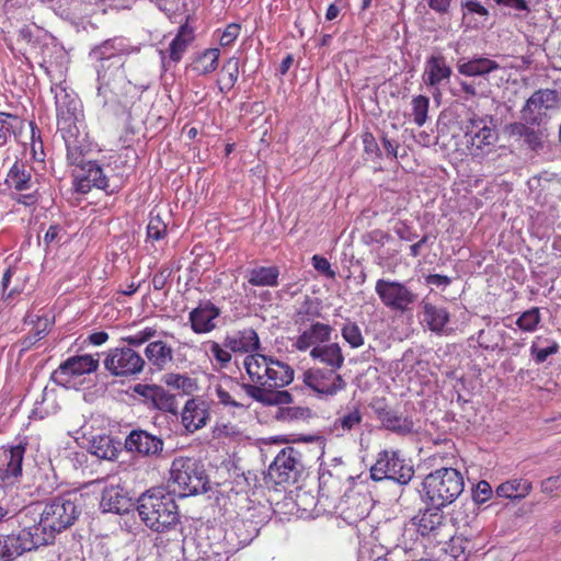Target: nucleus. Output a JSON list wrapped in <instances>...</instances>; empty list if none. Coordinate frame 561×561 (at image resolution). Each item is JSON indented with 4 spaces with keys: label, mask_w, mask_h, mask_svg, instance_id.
I'll use <instances>...</instances> for the list:
<instances>
[{
    "label": "nucleus",
    "mask_w": 561,
    "mask_h": 561,
    "mask_svg": "<svg viewBox=\"0 0 561 561\" xmlns=\"http://www.w3.org/2000/svg\"><path fill=\"white\" fill-rule=\"evenodd\" d=\"M242 365L249 381L241 383V390L249 398L264 407L293 402V396L283 390L294 381L295 371L289 364L271 355L254 353L245 355Z\"/></svg>",
    "instance_id": "f257e3e1"
},
{
    "label": "nucleus",
    "mask_w": 561,
    "mask_h": 561,
    "mask_svg": "<svg viewBox=\"0 0 561 561\" xmlns=\"http://www.w3.org/2000/svg\"><path fill=\"white\" fill-rule=\"evenodd\" d=\"M79 500L76 493H67L21 513L41 547L51 543L57 534L75 524L81 514Z\"/></svg>",
    "instance_id": "f03ea898"
},
{
    "label": "nucleus",
    "mask_w": 561,
    "mask_h": 561,
    "mask_svg": "<svg viewBox=\"0 0 561 561\" xmlns=\"http://www.w3.org/2000/svg\"><path fill=\"white\" fill-rule=\"evenodd\" d=\"M50 91L55 99L58 130L67 149V160L79 163L89 148L81 102L64 80L53 82Z\"/></svg>",
    "instance_id": "7ed1b4c3"
},
{
    "label": "nucleus",
    "mask_w": 561,
    "mask_h": 561,
    "mask_svg": "<svg viewBox=\"0 0 561 561\" xmlns=\"http://www.w3.org/2000/svg\"><path fill=\"white\" fill-rule=\"evenodd\" d=\"M127 54H129V47L123 38L106 41L92 51V55L101 61L98 70V94L103 98L104 105L113 100L108 93L115 98L130 93L133 84L126 79L123 69V57Z\"/></svg>",
    "instance_id": "20e7f679"
},
{
    "label": "nucleus",
    "mask_w": 561,
    "mask_h": 561,
    "mask_svg": "<svg viewBox=\"0 0 561 561\" xmlns=\"http://www.w3.org/2000/svg\"><path fill=\"white\" fill-rule=\"evenodd\" d=\"M558 92L550 89H541L533 93L522 108V118L525 123L516 122L506 126V134L517 142L527 145L531 149L540 146L542 133L530 125H540L547 116V112L558 103Z\"/></svg>",
    "instance_id": "39448f33"
},
{
    "label": "nucleus",
    "mask_w": 561,
    "mask_h": 561,
    "mask_svg": "<svg viewBox=\"0 0 561 561\" xmlns=\"http://www.w3.org/2000/svg\"><path fill=\"white\" fill-rule=\"evenodd\" d=\"M140 520L152 531L168 533L180 524L179 506L173 494L162 488L142 493L137 501Z\"/></svg>",
    "instance_id": "423d86ee"
},
{
    "label": "nucleus",
    "mask_w": 561,
    "mask_h": 561,
    "mask_svg": "<svg viewBox=\"0 0 561 561\" xmlns=\"http://www.w3.org/2000/svg\"><path fill=\"white\" fill-rule=\"evenodd\" d=\"M463 477L455 468L444 467L428 473L423 481V491L433 506H447L463 492Z\"/></svg>",
    "instance_id": "0eeeda50"
},
{
    "label": "nucleus",
    "mask_w": 561,
    "mask_h": 561,
    "mask_svg": "<svg viewBox=\"0 0 561 561\" xmlns=\"http://www.w3.org/2000/svg\"><path fill=\"white\" fill-rule=\"evenodd\" d=\"M208 477L204 465L194 458L178 457L170 469V486L181 497L205 492Z\"/></svg>",
    "instance_id": "6e6552de"
},
{
    "label": "nucleus",
    "mask_w": 561,
    "mask_h": 561,
    "mask_svg": "<svg viewBox=\"0 0 561 561\" xmlns=\"http://www.w3.org/2000/svg\"><path fill=\"white\" fill-rule=\"evenodd\" d=\"M465 138L469 154L476 159H483L493 151L497 140V133L490 116L472 114L463 125Z\"/></svg>",
    "instance_id": "1a4fd4ad"
},
{
    "label": "nucleus",
    "mask_w": 561,
    "mask_h": 561,
    "mask_svg": "<svg viewBox=\"0 0 561 561\" xmlns=\"http://www.w3.org/2000/svg\"><path fill=\"white\" fill-rule=\"evenodd\" d=\"M414 476L413 467L397 450L379 453L370 477L375 481L392 480L399 484H408Z\"/></svg>",
    "instance_id": "9d476101"
},
{
    "label": "nucleus",
    "mask_w": 561,
    "mask_h": 561,
    "mask_svg": "<svg viewBox=\"0 0 561 561\" xmlns=\"http://www.w3.org/2000/svg\"><path fill=\"white\" fill-rule=\"evenodd\" d=\"M375 291L385 307L401 313L411 310L417 300V294L399 280L379 278Z\"/></svg>",
    "instance_id": "9b49d317"
},
{
    "label": "nucleus",
    "mask_w": 561,
    "mask_h": 561,
    "mask_svg": "<svg viewBox=\"0 0 561 561\" xmlns=\"http://www.w3.org/2000/svg\"><path fill=\"white\" fill-rule=\"evenodd\" d=\"M302 382L311 389L319 399L329 400L346 388V381L339 370L311 367L304 371Z\"/></svg>",
    "instance_id": "f8f14e48"
},
{
    "label": "nucleus",
    "mask_w": 561,
    "mask_h": 561,
    "mask_svg": "<svg viewBox=\"0 0 561 561\" xmlns=\"http://www.w3.org/2000/svg\"><path fill=\"white\" fill-rule=\"evenodd\" d=\"M103 364L112 376L131 377L144 370L146 362L138 352L129 346H123L110 348Z\"/></svg>",
    "instance_id": "ddd939ff"
},
{
    "label": "nucleus",
    "mask_w": 561,
    "mask_h": 561,
    "mask_svg": "<svg viewBox=\"0 0 561 561\" xmlns=\"http://www.w3.org/2000/svg\"><path fill=\"white\" fill-rule=\"evenodd\" d=\"M99 365V354L70 356L51 373L50 379L56 385L69 387L75 378L96 371Z\"/></svg>",
    "instance_id": "4468645a"
},
{
    "label": "nucleus",
    "mask_w": 561,
    "mask_h": 561,
    "mask_svg": "<svg viewBox=\"0 0 561 561\" xmlns=\"http://www.w3.org/2000/svg\"><path fill=\"white\" fill-rule=\"evenodd\" d=\"M39 66L50 78L51 83L62 81L68 64V55L64 47L50 35L45 34L41 45Z\"/></svg>",
    "instance_id": "2eb2a0df"
},
{
    "label": "nucleus",
    "mask_w": 561,
    "mask_h": 561,
    "mask_svg": "<svg viewBox=\"0 0 561 561\" xmlns=\"http://www.w3.org/2000/svg\"><path fill=\"white\" fill-rule=\"evenodd\" d=\"M20 524L23 526L16 534L0 536V561H12L24 552L41 547L27 525V520L20 514Z\"/></svg>",
    "instance_id": "dca6fc26"
},
{
    "label": "nucleus",
    "mask_w": 561,
    "mask_h": 561,
    "mask_svg": "<svg viewBox=\"0 0 561 561\" xmlns=\"http://www.w3.org/2000/svg\"><path fill=\"white\" fill-rule=\"evenodd\" d=\"M302 469L301 455L294 447L283 448L268 468V476L277 484L295 483Z\"/></svg>",
    "instance_id": "f3484780"
},
{
    "label": "nucleus",
    "mask_w": 561,
    "mask_h": 561,
    "mask_svg": "<svg viewBox=\"0 0 561 561\" xmlns=\"http://www.w3.org/2000/svg\"><path fill=\"white\" fill-rule=\"evenodd\" d=\"M90 149V147L88 148ZM89 150H87L82 157V161L75 163L68 160L72 165L79 167V171L76 174L75 190L78 193L87 194L92 187L100 190L108 188V178L105 175L102 167L95 161H85L84 157Z\"/></svg>",
    "instance_id": "a211bd4d"
},
{
    "label": "nucleus",
    "mask_w": 561,
    "mask_h": 561,
    "mask_svg": "<svg viewBox=\"0 0 561 561\" xmlns=\"http://www.w3.org/2000/svg\"><path fill=\"white\" fill-rule=\"evenodd\" d=\"M24 454L25 446L22 444L0 448V489L19 482Z\"/></svg>",
    "instance_id": "6ab92c4d"
},
{
    "label": "nucleus",
    "mask_w": 561,
    "mask_h": 561,
    "mask_svg": "<svg viewBox=\"0 0 561 561\" xmlns=\"http://www.w3.org/2000/svg\"><path fill=\"white\" fill-rule=\"evenodd\" d=\"M128 451L137 453L145 457H158L162 454L163 439L145 430H133L125 439Z\"/></svg>",
    "instance_id": "aec40b11"
},
{
    "label": "nucleus",
    "mask_w": 561,
    "mask_h": 561,
    "mask_svg": "<svg viewBox=\"0 0 561 561\" xmlns=\"http://www.w3.org/2000/svg\"><path fill=\"white\" fill-rule=\"evenodd\" d=\"M195 34L193 27L188 24L181 25L176 35L169 44L167 50H160L162 67L168 69L171 65H176L186 53L190 45L194 42Z\"/></svg>",
    "instance_id": "412c9836"
},
{
    "label": "nucleus",
    "mask_w": 561,
    "mask_h": 561,
    "mask_svg": "<svg viewBox=\"0 0 561 561\" xmlns=\"http://www.w3.org/2000/svg\"><path fill=\"white\" fill-rule=\"evenodd\" d=\"M451 73L446 58L442 54H436L426 59L422 79L426 87L434 89L433 95H436L440 93V85L449 81Z\"/></svg>",
    "instance_id": "4be33fe9"
},
{
    "label": "nucleus",
    "mask_w": 561,
    "mask_h": 561,
    "mask_svg": "<svg viewBox=\"0 0 561 561\" xmlns=\"http://www.w3.org/2000/svg\"><path fill=\"white\" fill-rule=\"evenodd\" d=\"M135 394L142 399V402L154 409L175 412V399L167 392L163 387L150 383H136L133 387Z\"/></svg>",
    "instance_id": "5701e85b"
},
{
    "label": "nucleus",
    "mask_w": 561,
    "mask_h": 561,
    "mask_svg": "<svg viewBox=\"0 0 561 561\" xmlns=\"http://www.w3.org/2000/svg\"><path fill=\"white\" fill-rule=\"evenodd\" d=\"M208 403L201 398L187 400L181 413V422L188 433L203 428L209 420Z\"/></svg>",
    "instance_id": "b1692460"
},
{
    "label": "nucleus",
    "mask_w": 561,
    "mask_h": 561,
    "mask_svg": "<svg viewBox=\"0 0 561 561\" xmlns=\"http://www.w3.org/2000/svg\"><path fill=\"white\" fill-rule=\"evenodd\" d=\"M220 316V309L211 301H201L188 314V321L193 332L197 334L209 333L216 329V320Z\"/></svg>",
    "instance_id": "393cba45"
},
{
    "label": "nucleus",
    "mask_w": 561,
    "mask_h": 561,
    "mask_svg": "<svg viewBox=\"0 0 561 561\" xmlns=\"http://www.w3.org/2000/svg\"><path fill=\"white\" fill-rule=\"evenodd\" d=\"M100 507L105 513L123 514L130 507V499L118 481L106 484L101 494Z\"/></svg>",
    "instance_id": "a878e982"
},
{
    "label": "nucleus",
    "mask_w": 561,
    "mask_h": 561,
    "mask_svg": "<svg viewBox=\"0 0 561 561\" xmlns=\"http://www.w3.org/2000/svg\"><path fill=\"white\" fill-rule=\"evenodd\" d=\"M224 346L230 352L249 355L259 353L261 342L255 330L247 328L228 334L224 340Z\"/></svg>",
    "instance_id": "bb28decb"
},
{
    "label": "nucleus",
    "mask_w": 561,
    "mask_h": 561,
    "mask_svg": "<svg viewBox=\"0 0 561 561\" xmlns=\"http://www.w3.org/2000/svg\"><path fill=\"white\" fill-rule=\"evenodd\" d=\"M333 329L331 325L314 322L308 329L304 330L294 342V346L299 352H306L317 345L330 342Z\"/></svg>",
    "instance_id": "cd10ccee"
},
{
    "label": "nucleus",
    "mask_w": 561,
    "mask_h": 561,
    "mask_svg": "<svg viewBox=\"0 0 561 561\" xmlns=\"http://www.w3.org/2000/svg\"><path fill=\"white\" fill-rule=\"evenodd\" d=\"M442 507L432 505V507L420 511L413 518V524L419 534L422 536H437L439 534L445 520Z\"/></svg>",
    "instance_id": "c85d7f7f"
},
{
    "label": "nucleus",
    "mask_w": 561,
    "mask_h": 561,
    "mask_svg": "<svg viewBox=\"0 0 561 561\" xmlns=\"http://www.w3.org/2000/svg\"><path fill=\"white\" fill-rule=\"evenodd\" d=\"M310 357L322 365L324 368L340 370L344 365V354L342 347L336 342L317 345L310 350Z\"/></svg>",
    "instance_id": "c756f323"
},
{
    "label": "nucleus",
    "mask_w": 561,
    "mask_h": 561,
    "mask_svg": "<svg viewBox=\"0 0 561 561\" xmlns=\"http://www.w3.org/2000/svg\"><path fill=\"white\" fill-rule=\"evenodd\" d=\"M456 67L462 76L481 78H485L491 72L500 69V65L495 60L478 55L469 59H459Z\"/></svg>",
    "instance_id": "7c9ffc66"
},
{
    "label": "nucleus",
    "mask_w": 561,
    "mask_h": 561,
    "mask_svg": "<svg viewBox=\"0 0 561 561\" xmlns=\"http://www.w3.org/2000/svg\"><path fill=\"white\" fill-rule=\"evenodd\" d=\"M33 172L34 169L31 164L18 160L10 168L5 183L9 187L19 192L32 190L34 186Z\"/></svg>",
    "instance_id": "2f4dec72"
},
{
    "label": "nucleus",
    "mask_w": 561,
    "mask_h": 561,
    "mask_svg": "<svg viewBox=\"0 0 561 561\" xmlns=\"http://www.w3.org/2000/svg\"><path fill=\"white\" fill-rule=\"evenodd\" d=\"M241 383L237 378L225 376L216 386L215 392L220 404L236 409L247 410L250 404H245L236 399V393L241 390Z\"/></svg>",
    "instance_id": "473e14b6"
},
{
    "label": "nucleus",
    "mask_w": 561,
    "mask_h": 561,
    "mask_svg": "<svg viewBox=\"0 0 561 561\" xmlns=\"http://www.w3.org/2000/svg\"><path fill=\"white\" fill-rule=\"evenodd\" d=\"M462 24L466 28L478 30L483 27L489 18V10L478 0H466L461 3Z\"/></svg>",
    "instance_id": "72a5a7b5"
},
{
    "label": "nucleus",
    "mask_w": 561,
    "mask_h": 561,
    "mask_svg": "<svg viewBox=\"0 0 561 561\" xmlns=\"http://www.w3.org/2000/svg\"><path fill=\"white\" fill-rule=\"evenodd\" d=\"M280 271L276 265H256L245 271L248 283L255 287H276L278 286Z\"/></svg>",
    "instance_id": "f704fd0d"
},
{
    "label": "nucleus",
    "mask_w": 561,
    "mask_h": 561,
    "mask_svg": "<svg viewBox=\"0 0 561 561\" xmlns=\"http://www.w3.org/2000/svg\"><path fill=\"white\" fill-rule=\"evenodd\" d=\"M423 322L436 334H445L446 327L450 320V314L444 307H438L430 302H423Z\"/></svg>",
    "instance_id": "c9c22d12"
},
{
    "label": "nucleus",
    "mask_w": 561,
    "mask_h": 561,
    "mask_svg": "<svg viewBox=\"0 0 561 561\" xmlns=\"http://www.w3.org/2000/svg\"><path fill=\"white\" fill-rule=\"evenodd\" d=\"M23 129V118L16 114L0 111V149L12 139L18 140Z\"/></svg>",
    "instance_id": "e433bc0d"
},
{
    "label": "nucleus",
    "mask_w": 561,
    "mask_h": 561,
    "mask_svg": "<svg viewBox=\"0 0 561 561\" xmlns=\"http://www.w3.org/2000/svg\"><path fill=\"white\" fill-rule=\"evenodd\" d=\"M145 356L152 367L163 370L173 360V350L163 341H152L147 344Z\"/></svg>",
    "instance_id": "4c0bfd02"
},
{
    "label": "nucleus",
    "mask_w": 561,
    "mask_h": 561,
    "mask_svg": "<svg viewBox=\"0 0 561 561\" xmlns=\"http://www.w3.org/2000/svg\"><path fill=\"white\" fill-rule=\"evenodd\" d=\"M533 490V483L523 478L507 480L497 485L495 492L499 497L508 500H522Z\"/></svg>",
    "instance_id": "58836bf2"
},
{
    "label": "nucleus",
    "mask_w": 561,
    "mask_h": 561,
    "mask_svg": "<svg viewBox=\"0 0 561 561\" xmlns=\"http://www.w3.org/2000/svg\"><path fill=\"white\" fill-rule=\"evenodd\" d=\"M377 415L382 426L393 433L405 435L413 431V422L411 419L399 415L391 410L378 409Z\"/></svg>",
    "instance_id": "ea45409f"
},
{
    "label": "nucleus",
    "mask_w": 561,
    "mask_h": 561,
    "mask_svg": "<svg viewBox=\"0 0 561 561\" xmlns=\"http://www.w3.org/2000/svg\"><path fill=\"white\" fill-rule=\"evenodd\" d=\"M59 409L57 394L55 389L45 387L41 394L35 399L31 416L33 419L43 420L56 413Z\"/></svg>",
    "instance_id": "a19ab883"
},
{
    "label": "nucleus",
    "mask_w": 561,
    "mask_h": 561,
    "mask_svg": "<svg viewBox=\"0 0 561 561\" xmlns=\"http://www.w3.org/2000/svg\"><path fill=\"white\" fill-rule=\"evenodd\" d=\"M220 50L207 48L197 54L192 62V70L198 76L213 73L219 66Z\"/></svg>",
    "instance_id": "79ce46f5"
},
{
    "label": "nucleus",
    "mask_w": 561,
    "mask_h": 561,
    "mask_svg": "<svg viewBox=\"0 0 561 561\" xmlns=\"http://www.w3.org/2000/svg\"><path fill=\"white\" fill-rule=\"evenodd\" d=\"M119 443L110 435L94 436L90 442V451L100 459L113 460L117 457Z\"/></svg>",
    "instance_id": "37998d69"
},
{
    "label": "nucleus",
    "mask_w": 561,
    "mask_h": 561,
    "mask_svg": "<svg viewBox=\"0 0 561 561\" xmlns=\"http://www.w3.org/2000/svg\"><path fill=\"white\" fill-rule=\"evenodd\" d=\"M363 421V414L358 408H353L346 413L336 417L332 424L331 432L336 437H342L358 427Z\"/></svg>",
    "instance_id": "c03bdc74"
},
{
    "label": "nucleus",
    "mask_w": 561,
    "mask_h": 561,
    "mask_svg": "<svg viewBox=\"0 0 561 561\" xmlns=\"http://www.w3.org/2000/svg\"><path fill=\"white\" fill-rule=\"evenodd\" d=\"M239 58L230 57L221 67L218 85L221 92H229L239 78Z\"/></svg>",
    "instance_id": "a18cd8bd"
},
{
    "label": "nucleus",
    "mask_w": 561,
    "mask_h": 561,
    "mask_svg": "<svg viewBox=\"0 0 561 561\" xmlns=\"http://www.w3.org/2000/svg\"><path fill=\"white\" fill-rule=\"evenodd\" d=\"M505 332L496 328L482 329L477 334L480 347L486 351H495L501 347Z\"/></svg>",
    "instance_id": "49530a36"
},
{
    "label": "nucleus",
    "mask_w": 561,
    "mask_h": 561,
    "mask_svg": "<svg viewBox=\"0 0 561 561\" xmlns=\"http://www.w3.org/2000/svg\"><path fill=\"white\" fill-rule=\"evenodd\" d=\"M163 382L171 388L190 394L197 389L196 380L185 374L170 373L163 376Z\"/></svg>",
    "instance_id": "de8ad7c7"
},
{
    "label": "nucleus",
    "mask_w": 561,
    "mask_h": 561,
    "mask_svg": "<svg viewBox=\"0 0 561 561\" xmlns=\"http://www.w3.org/2000/svg\"><path fill=\"white\" fill-rule=\"evenodd\" d=\"M430 99L425 95L413 96L411 101L412 121L422 127L428 118Z\"/></svg>",
    "instance_id": "09e8293b"
},
{
    "label": "nucleus",
    "mask_w": 561,
    "mask_h": 561,
    "mask_svg": "<svg viewBox=\"0 0 561 561\" xmlns=\"http://www.w3.org/2000/svg\"><path fill=\"white\" fill-rule=\"evenodd\" d=\"M341 335L352 348H359L364 345L365 339L360 328L354 321L347 320L341 328Z\"/></svg>",
    "instance_id": "8fccbe9b"
},
{
    "label": "nucleus",
    "mask_w": 561,
    "mask_h": 561,
    "mask_svg": "<svg viewBox=\"0 0 561 561\" xmlns=\"http://www.w3.org/2000/svg\"><path fill=\"white\" fill-rule=\"evenodd\" d=\"M204 347L206 353L216 360L219 368H226L231 362L232 357L230 351L227 350L224 345L221 346L215 341H207L204 343Z\"/></svg>",
    "instance_id": "3c124183"
},
{
    "label": "nucleus",
    "mask_w": 561,
    "mask_h": 561,
    "mask_svg": "<svg viewBox=\"0 0 561 561\" xmlns=\"http://www.w3.org/2000/svg\"><path fill=\"white\" fill-rule=\"evenodd\" d=\"M311 410L306 407H286L280 408L276 414V419L283 422H295L310 417Z\"/></svg>",
    "instance_id": "603ef678"
},
{
    "label": "nucleus",
    "mask_w": 561,
    "mask_h": 561,
    "mask_svg": "<svg viewBox=\"0 0 561 561\" xmlns=\"http://www.w3.org/2000/svg\"><path fill=\"white\" fill-rule=\"evenodd\" d=\"M540 321V313L538 308H533L530 310L525 311L516 321V324L519 329L527 332H533L536 330L538 323Z\"/></svg>",
    "instance_id": "864d4df0"
},
{
    "label": "nucleus",
    "mask_w": 561,
    "mask_h": 561,
    "mask_svg": "<svg viewBox=\"0 0 561 561\" xmlns=\"http://www.w3.org/2000/svg\"><path fill=\"white\" fill-rule=\"evenodd\" d=\"M157 335V329L153 327H146L135 334L122 337V341L126 342L128 346H140L144 343L150 341Z\"/></svg>",
    "instance_id": "5fc2aeb1"
},
{
    "label": "nucleus",
    "mask_w": 561,
    "mask_h": 561,
    "mask_svg": "<svg viewBox=\"0 0 561 561\" xmlns=\"http://www.w3.org/2000/svg\"><path fill=\"white\" fill-rule=\"evenodd\" d=\"M167 234V225L160 218V216H150L148 226H147V237L148 239L159 241L163 239Z\"/></svg>",
    "instance_id": "6e6d98bb"
},
{
    "label": "nucleus",
    "mask_w": 561,
    "mask_h": 561,
    "mask_svg": "<svg viewBox=\"0 0 561 561\" xmlns=\"http://www.w3.org/2000/svg\"><path fill=\"white\" fill-rule=\"evenodd\" d=\"M203 553V561H229L231 557V550H227L220 542L211 545Z\"/></svg>",
    "instance_id": "4d7b16f0"
},
{
    "label": "nucleus",
    "mask_w": 561,
    "mask_h": 561,
    "mask_svg": "<svg viewBox=\"0 0 561 561\" xmlns=\"http://www.w3.org/2000/svg\"><path fill=\"white\" fill-rule=\"evenodd\" d=\"M559 351V345L557 342H550L549 345L545 347H539L536 343H533L530 347V354L534 356L537 364H541L546 362V359Z\"/></svg>",
    "instance_id": "13d9d810"
},
{
    "label": "nucleus",
    "mask_w": 561,
    "mask_h": 561,
    "mask_svg": "<svg viewBox=\"0 0 561 561\" xmlns=\"http://www.w3.org/2000/svg\"><path fill=\"white\" fill-rule=\"evenodd\" d=\"M459 87H460L461 92L465 94L466 100L485 94V84H483L482 81H479V82L460 81Z\"/></svg>",
    "instance_id": "bf43d9fd"
},
{
    "label": "nucleus",
    "mask_w": 561,
    "mask_h": 561,
    "mask_svg": "<svg viewBox=\"0 0 561 561\" xmlns=\"http://www.w3.org/2000/svg\"><path fill=\"white\" fill-rule=\"evenodd\" d=\"M213 433L216 438H230L240 435V430L231 423H217Z\"/></svg>",
    "instance_id": "052dcab7"
},
{
    "label": "nucleus",
    "mask_w": 561,
    "mask_h": 561,
    "mask_svg": "<svg viewBox=\"0 0 561 561\" xmlns=\"http://www.w3.org/2000/svg\"><path fill=\"white\" fill-rule=\"evenodd\" d=\"M492 494H493V490H492L490 483L482 480L477 483V485L473 490L472 497L476 503L482 504V503H485L488 500H490Z\"/></svg>",
    "instance_id": "680f3d73"
},
{
    "label": "nucleus",
    "mask_w": 561,
    "mask_h": 561,
    "mask_svg": "<svg viewBox=\"0 0 561 561\" xmlns=\"http://www.w3.org/2000/svg\"><path fill=\"white\" fill-rule=\"evenodd\" d=\"M312 266L316 271H318L320 274L329 277L334 278L335 272L332 270L330 262L324 256H321L319 254H314L311 259Z\"/></svg>",
    "instance_id": "e2e57ef3"
},
{
    "label": "nucleus",
    "mask_w": 561,
    "mask_h": 561,
    "mask_svg": "<svg viewBox=\"0 0 561 561\" xmlns=\"http://www.w3.org/2000/svg\"><path fill=\"white\" fill-rule=\"evenodd\" d=\"M240 25L236 23L229 24L225 31L222 32L219 43L220 46L227 47L230 46L240 35Z\"/></svg>",
    "instance_id": "0e129e2a"
},
{
    "label": "nucleus",
    "mask_w": 561,
    "mask_h": 561,
    "mask_svg": "<svg viewBox=\"0 0 561 561\" xmlns=\"http://www.w3.org/2000/svg\"><path fill=\"white\" fill-rule=\"evenodd\" d=\"M560 489L561 484L559 476L549 477L542 480L540 483V491L550 497H553L556 492H558Z\"/></svg>",
    "instance_id": "69168bd1"
},
{
    "label": "nucleus",
    "mask_w": 561,
    "mask_h": 561,
    "mask_svg": "<svg viewBox=\"0 0 561 561\" xmlns=\"http://www.w3.org/2000/svg\"><path fill=\"white\" fill-rule=\"evenodd\" d=\"M363 144H364V150L367 154L375 156L378 158L381 156V150H380L375 137L373 136V134L366 133L363 136Z\"/></svg>",
    "instance_id": "338daca9"
},
{
    "label": "nucleus",
    "mask_w": 561,
    "mask_h": 561,
    "mask_svg": "<svg viewBox=\"0 0 561 561\" xmlns=\"http://www.w3.org/2000/svg\"><path fill=\"white\" fill-rule=\"evenodd\" d=\"M394 232L401 240L404 241H413L414 239L417 238V234L404 221H399L394 226Z\"/></svg>",
    "instance_id": "774afa93"
}]
</instances>
